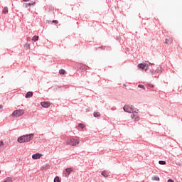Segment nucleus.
Instances as JSON below:
<instances>
[{
	"mask_svg": "<svg viewBox=\"0 0 182 182\" xmlns=\"http://www.w3.org/2000/svg\"><path fill=\"white\" fill-rule=\"evenodd\" d=\"M165 43H166V44H168V45H171V43H173V38L168 37V38H166V39L165 40Z\"/></svg>",
	"mask_w": 182,
	"mask_h": 182,
	"instance_id": "1a4fd4ad",
	"label": "nucleus"
},
{
	"mask_svg": "<svg viewBox=\"0 0 182 182\" xmlns=\"http://www.w3.org/2000/svg\"><path fill=\"white\" fill-rule=\"evenodd\" d=\"M168 182H174V181L173 179H168Z\"/></svg>",
	"mask_w": 182,
	"mask_h": 182,
	"instance_id": "cd10ccee",
	"label": "nucleus"
},
{
	"mask_svg": "<svg viewBox=\"0 0 182 182\" xmlns=\"http://www.w3.org/2000/svg\"><path fill=\"white\" fill-rule=\"evenodd\" d=\"M65 171L68 173V174H70L71 172H73L72 168H66Z\"/></svg>",
	"mask_w": 182,
	"mask_h": 182,
	"instance_id": "dca6fc26",
	"label": "nucleus"
},
{
	"mask_svg": "<svg viewBox=\"0 0 182 182\" xmlns=\"http://www.w3.org/2000/svg\"><path fill=\"white\" fill-rule=\"evenodd\" d=\"M54 182H60V179L59 176H55L54 178Z\"/></svg>",
	"mask_w": 182,
	"mask_h": 182,
	"instance_id": "a211bd4d",
	"label": "nucleus"
},
{
	"mask_svg": "<svg viewBox=\"0 0 182 182\" xmlns=\"http://www.w3.org/2000/svg\"><path fill=\"white\" fill-rule=\"evenodd\" d=\"M138 87H139V88L144 89V90H146V87H144V85H141V84L138 85Z\"/></svg>",
	"mask_w": 182,
	"mask_h": 182,
	"instance_id": "5701e85b",
	"label": "nucleus"
},
{
	"mask_svg": "<svg viewBox=\"0 0 182 182\" xmlns=\"http://www.w3.org/2000/svg\"><path fill=\"white\" fill-rule=\"evenodd\" d=\"M41 156H42V154H33V155H32V159L33 160H38L41 159Z\"/></svg>",
	"mask_w": 182,
	"mask_h": 182,
	"instance_id": "6e6552de",
	"label": "nucleus"
},
{
	"mask_svg": "<svg viewBox=\"0 0 182 182\" xmlns=\"http://www.w3.org/2000/svg\"><path fill=\"white\" fill-rule=\"evenodd\" d=\"M78 127H80L81 129H84L85 127V125L83 123H79Z\"/></svg>",
	"mask_w": 182,
	"mask_h": 182,
	"instance_id": "f3484780",
	"label": "nucleus"
},
{
	"mask_svg": "<svg viewBox=\"0 0 182 182\" xmlns=\"http://www.w3.org/2000/svg\"><path fill=\"white\" fill-rule=\"evenodd\" d=\"M178 166H181V164H180V162H178V164H176Z\"/></svg>",
	"mask_w": 182,
	"mask_h": 182,
	"instance_id": "7c9ffc66",
	"label": "nucleus"
},
{
	"mask_svg": "<svg viewBox=\"0 0 182 182\" xmlns=\"http://www.w3.org/2000/svg\"><path fill=\"white\" fill-rule=\"evenodd\" d=\"M23 47L26 48H27V49H28V48H30V44L28 43H26L23 46Z\"/></svg>",
	"mask_w": 182,
	"mask_h": 182,
	"instance_id": "4be33fe9",
	"label": "nucleus"
},
{
	"mask_svg": "<svg viewBox=\"0 0 182 182\" xmlns=\"http://www.w3.org/2000/svg\"><path fill=\"white\" fill-rule=\"evenodd\" d=\"M33 96V92L31 91L27 92L26 94L25 95L26 98H31Z\"/></svg>",
	"mask_w": 182,
	"mask_h": 182,
	"instance_id": "9d476101",
	"label": "nucleus"
},
{
	"mask_svg": "<svg viewBox=\"0 0 182 182\" xmlns=\"http://www.w3.org/2000/svg\"><path fill=\"white\" fill-rule=\"evenodd\" d=\"M23 1L28 2V1H29V0H23Z\"/></svg>",
	"mask_w": 182,
	"mask_h": 182,
	"instance_id": "c756f323",
	"label": "nucleus"
},
{
	"mask_svg": "<svg viewBox=\"0 0 182 182\" xmlns=\"http://www.w3.org/2000/svg\"><path fill=\"white\" fill-rule=\"evenodd\" d=\"M80 142V139L77 138H74V137H71L69 139H68L65 141V144L67 145H70V146H75L77 144H79Z\"/></svg>",
	"mask_w": 182,
	"mask_h": 182,
	"instance_id": "7ed1b4c3",
	"label": "nucleus"
},
{
	"mask_svg": "<svg viewBox=\"0 0 182 182\" xmlns=\"http://www.w3.org/2000/svg\"><path fill=\"white\" fill-rule=\"evenodd\" d=\"M157 71L161 72V67H158Z\"/></svg>",
	"mask_w": 182,
	"mask_h": 182,
	"instance_id": "bb28decb",
	"label": "nucleus"
},
{
	"mask_svg": "<svg viewBox=\"0 0 182 182\" xmlns=\"http://www.w3.org/2000/svg\"><path fill=\"white\" fill-rule=\"evenodd\" d=\"M9 13V8L7 6H5L3 9L2 14H7Z\"/></svg>",
	"mask_w": 182,
	"mask_h": 182,
	"instance_id": "f8f14e48",
	"label": "nucleus"
},
{
	"mask_svg": "<svg viewBox=\"0 0 182 182\" xmlns=\"http://www.w3.org/2000/svg\"><path fill=\"white\" fill-rule=\"evenodd\" d=\"M59 73H60V75H65V70L64 69H60V70H59Z\"/></svg>",
	"mask_w": 182,
	"mask_h": 182,
	"instance_id": "aec40b11",
	"label": "nucleus"
},
{
	"mask_svg": "<svg viewBox=\"0 0 182 182\" xmlns=\"http://www.w3.org/2000/svg\"><path fill=\"white\" fill-rule=\"evenodd\" d=\"M93 116H94L95 117H101V114H100V112H94Z\"/></svg>",
	"mask_w": 182,
	"mask_h": 182,
	"instance_id": "ddd939ff",
	"label": "nucleus"
},
{
	"mask_svg": "<svg viewBox=\"0 0 182 182\" xmlns=\"http://www.w3.org/2000/svg\"><path fill=\"white\" fill-rule=\"evenodd\" d=\"M41 107L44 108H48L50 107V103L49 102H41Z\"/></svg>",
	"mask_w": 182,
	"mask_h": 182,
	"instance_id": "0eeeda50",
	"label": "nucleus"
},
{
	"mask_svg": "<svg viewBox=\"0 0 182 182\" xmlns=\"http://www.w3.org/2000/svg\"><path fill=\"white\" fill-rule=\"evenodd\" d=\"M4 146V141L0 140V146Z\"/></svg>",
	"mask_w": 182,
	"mask_h": 182,
	"instance_id": "a878e982",
	"label": "nucleus"
},
{
	"mask_svg": "<svg viewBox=\"0 0 182 182\" xmlns=\"http://www.w3.org/2000/svg\"><path fill=\"white\" fill-rule=\"evenodd\" d=\"M3 109V105H0V109Z\"/></svg>",
	"mask_w": 182,
	"mask_h": 182,
	"instance_id": "c85d7f7f",
	"label": "nucleus"
},
{
	"mask_svg": "<svg viewBox=\"0 0 182 182\" xmlns=\"http://www.w3.org/2000/svg\"><path fill=\"white\" fill-rule=\"evenodd\" d=\"M34 136L35 134L33 133L22 135L18 137L17 141L20 144L28 143L34 139Z\"/></svg>",
	"mask_w": 182,
	"mask_h": 182,
	"instance_id": "f03ea898",
	"label": "nucleus"
},
{
	"mask_svg": "<svg viewBox=\"0 0 182 182\" xmlns=\"http://www.w3.org/2000/svg\"><path fill=\"white\" fill-rule=\"evenodd\" d=\"M102 176H103L105 178L109 177V173L107 172V171H102L101 172Z\"/></svg>",
	"mask_w": 182,
	"mask_h": 182,
	"instance_id": "9b49d317",
	"label": "nucleus"
},
{
	"mask_svg": "<svg viewBox=\"0 0 182 182\" xmlns=\"http://www.w3.org/2000/svg\"><path fill=\"white\" fill-rule=\"evenodd\" d=\"M25 114V110L22 109H16L11 114L13 117H19Z\"/></svg>",
	"mask_w": 182,
	"mask_h": 182,
	"instance_id": "20e7f679",
	"label": "nucleus"
},
{
	"mask_svg": "<svg viewBox=\"0 0 182 182\" xmlns=\"http://www.w3.org/2000/svg\"><path fill=\"white\" fill-rule=\"evenodd\" d=\"M32 5H33V4H32V3L26 4V8H28V7L31 6Z\"/></svg>",
	"mask_w": 182,
	"mask_h": 182,
	"instance_id": "b1692460",
	"label": "nucleus"
},
{
	"mask_svg": "<svg viewBox=\"0 0 182 182\" xmlns=\"http://www.w3.org/2000/svg\"><path fill=\"white\" fill-rule=\"evenodd\" d=\"M159 164L160 165L164 166V165H166V161H159Z\"/></svg>",
	"mask_w": 182,
	"mask_h": 182,
	"instance_id": "412c9836",
	"label": "nucleus"
},
{
	"mask_svg": "<svg viewBox=\"0 0 182 182\" xmlns=\"http://www.w3.org/2000/svg\"><path fill=\"white\" fill-rule=\"evenodd\" d=\"M150 65H153V64L149 63V65L146 63H143L138 64L137 67L139 69H141V70H144L145 71H147L148 70L150 69Z\"/></svg>",
	"mask_w": 182,
	"mask_h": 182,
	"instance_id": "39448f33",
	"label": "nucleus"
},
{
	"mask_svg": "<svg viewBox=\"0 0 182 182\" xmlns=\"http://www.w3.org/2000/svg\"><path fill=\"white\" fill-rule=\"evenodd\" d=\"M12 178H6L5 181L4 182H12Z\"/></svg>",
	"mask_w": 182,
	"mask_h": 182,
	"instance_id": "6ab92c4d",
	"label": "nucleus"
},
{
	"mask_svg": "<svg viewBox=\"0 0 182 182\" xmlns=\"http://www.w3.org/2000/svg\"><path fill=\"white\" fill-rule=\"evenodd\" d=\"M151 180L155 181H160V178H159L157 176H155L151 177Z\"/></svg>",
	"mask_w": 182,
	"mask_h": 182,
	"instance_id": "4468645a",
	"label": "nucleus"
},
{
	"mask_svg": "<svg viewBox=\"0 0 182 182\" xmlns=\"http://www.w3.org/2000/svg\"><path fill=\"white\" fill-rule=\"evenodd\" d=\"M1 171H0V173H1Z\"/></svg>",
	"mask_w": 182,
	"mask_h": 182,
	"instance_id": "473e14b6",
	"label": "nucleus"
},
{
	"mask_svg": "<svg viewBox=\"0 0 182 182\" xmlns=\"http://www.w3.org/2000/svg\"><path fill=\"white\" fill-rule=\"evenodd\" d=\"M152 74H154V70H151Z\"/></svg>",
	"mask_w": 182,
	"mask_h": 182,
	"instance_id": "2f4dec72",
	"label": "nucleus"
},
{
	"mask_svg": "<svg viewBox=\"0 0 182 182\" xmlns=\"http://www.w3.org/2000/svg\"><path fill=\"white\" fill-rule=\"evenodd\" d=\"M123 109L125 112L127 113H132L131 114V118L134 119L135 121H139L140 120V117L137 116L139 114V109H136V111H134V108H133V106L132 105H124L123 107Z\"/></svg>",
	"mask_w": 182,
	"mask_h": 182,
	"instance_id": "f257e3e1",
	"label": "nucleus"
},
{
	"mask_svg": "<svg viewBox=\"0 0 182 182\" xmlns=\"http://www.w3.org/2000/svg\"><path fill=\"white\" fill-rule=\"evenodd\" d=\"M52 23H54V24H55V25H57V24H58V20H53V21H52Z\"/></svg>",
	"mask_w": 182,
	"mask_h": 182,
	"instance_id": "393cba45",
	"label": "nucleus"
},
{
	"mask_svg": "<svg viewBox=\"0 0 182 182\" xmlns=\"http://www.w3.org/2000/svg\"><path fill=\"white\" fill-rule=\"evenodd\" d=\"M38 39H39V36H34L32 38V41L37 42L38 41Z\"/></svg>",
	"mask_w": 182,
	"mask_h": 182,
	"instance_id": "2eb2a0df",
	"label": "nucleus"
},
{
	"mask_svg": "<svg viewBox=\"0 0 182 182\" xmlns=\"http://www.w3.org/2000/svg\"><path fill=\"white\" fill-rule=\"evenodd\" d=\"M77 67L81 70H87V68H90L89 66H87V65H86L85 64H82V63H79Z\"/></svg>",
	"mask_w": 182,
	"mask_h": 182,
	"instance_id": "423d86ee",
	"label": "nucleus"
}]
</instances>
